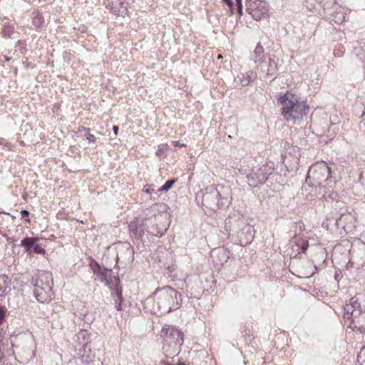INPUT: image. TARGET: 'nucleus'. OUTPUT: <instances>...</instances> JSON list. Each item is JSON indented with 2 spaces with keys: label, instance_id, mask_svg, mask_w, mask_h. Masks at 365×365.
<instances>
[{
  "label": "nucleus",
  "instance_id": "nucleus-31",
  "mask_svg": "<svg viewBox=\"0 0 365 365\" xmlns=\"http://www.w3.org/2000/svg\"><path fill=\"white\" fill-rule=\"evenodd\" d=\"M21 217L22 218H25L26 219V221L29 222H30V219L29 217V212L26 210H22L21 211Z\"/></svg>",
  "mask_w": 365,
  "mask_h": 365
},
{
  "label": "nucleus",
  "instance_id": "nucleus-45",
  "mask_svg": "<svg viewBox=\"0 0 365 365\" xmlns=\"http://www.w3.org/2000/svg\"><path fill=\"white\" fill-rule=\"evenodd\" d=\"M350 263H351V261H349V262H348V264H346V267H348L349 264H350Z\"/></svg>",
  "mask_w": 365,
  "mask_h": 365
},
{
  "label": "nucleus",
  "instance_id": "nucleus-3",
  "mask_svg": "<svg viewBox=\"0 0 365 365\" xmlns=\"http://www.w3.org/2000/svg\"><path fill=\"white\" fill-rule=\"evenodd\" d=\"M163 337V351L167 359H174L181 351V346L184 343L183 331L172 326L163 327L161 330Z\"/></svg>",
  "mask_w": 365,
  "mask_h": 365
},
{
  "label": "nucleus",
  "instance_id": "nucleus-17",
  "mask_svg": "<svg viewBox=\"0 0 365 365\" xmlns=\"http://www.w3.org/2000/svg\"><path fill=\"white\" fill-rule=\"evenodd\" d=\"M344 220H348L349 222H346V224L344 225V231L346 233H351L352 232L355 228V222L356 219L354 216L349 214Z\"/></svg>",
  "mask_w": 365,
  "mask_h": 365
},
{
  "label": "nucleus",
  "instance_id": "nucleus-43",
  "mask_svg": "<svg viewBox=\"0 0 365 365\" xmlns=\"http://www.w3.org/2000/svg\"><path fill=\"white\" fill-rule=\"evenodd\" d=\"M350 263H351V261H349V262H348V264H346V267H348L349 264H350Z\"/></svg>",
  "mask_w": 365,
  "mask_h": 365
},
{
  "label": "nucleus",
  "instance_id": "nucleus-2",
  "mask_svg": "<svg viewBox=\"0 0 365 365\" xmlns=\"http://www.w3.org/2000/svg\"><path fill=\"white\" fill-rule=\"evenodd\" d=\"M146 302H153L155 314H167L178 309L180 306L181 295L173 287L164 286L157 288Z\"/></svg>",
  "mask_w": 365,
  "mask_h": 365
},
{
  "label": "nucleus",
  "instance_id": "nucleus-4",
  "mask_svg": "<svg viewBox=\"0 0 365 365\" xmlns=\"http://www.w3.org/2000/svg\"><path fill=\"white\" fill-rule=\"evenodd\" d=\"M34 286V294L40 303H46L52 300L53 292L52 285L53 276L50 272H38L35 279H32Z\"/></svg>",
  "mask_w": 365,
  "mask_h": 365
},
{
  "label": "nucleus",
  "instance_id": "nucleus-1",
  "mask_svg": "<svg viewBox=\"0 0 365 365\" xmlns=\"http://www.w3.org/2000/svg\"><path fill=\"white\" fill-rule=\"evenodd\" d=\"M278 102L282 105V115L287 122L293 124H299L309 111V106L307 103L292 91H287L280 96Z\"/></svg>",
  "mask_w": 365,
  "mask_h": 365
},
{
  "label": "nucleus",
  "instance_id": "nucleus-5",
  "mask_svg": "<svg viewBox=\"0 0 365 365\" xmlns=\"http://www.w3.org/2000/svg\"><path fill=\"white\" fill-rule=\"evenodd\" d=\"M331 178L328 165L325 163H317L310 167L305 182L309 187H320L322 182H328Z\"/></svg>",
  "mask_w": 365,
  "mask_h": 365
},
{
  "label": "nucleus",
  "instance_id": "nucleus-19",
  "mask_svg": "<svg viewBox=\"0 0 365 365\" xmlns=\"http://www.w3.org/2000/svg\"><path fill=\"white\" fill-rule=\"evenodd\" d=\"M237 79L240 81L242 86H246L253 80L252 73L250 74L247 73L246 75L242 73L237 77Z\"/></svg>",
  "mask_w": 365,
  "mask_h": 365
},
{
  "label": "nucleus",
  "instance_id": "nucleus-38",
  "mask_svg": "<svg viewBox=\"0 0 365 365\" xmlns=\"http://www.w3.org/2000/svg\"><path fill=\"white\" fill-rule=\"evenodd\" d=\"M349 245V241L345 242L344 240V247H348Z\"/></svg>",
  "mask_w": 365,
  "mask_h": 365
},
{
  "label": "nucleus",
  "instance_id": "nucleus-20",
  "mask_svg": "<svg viewBox=\"0 0 365 365\" xmlns=\"http://www.w3.org/2000/svg\"><path fill=\"white\" fill-rule=\"evenodd\" d=\"M37 239L34 237H25L24 238L20 243V246L24 247L26 248L27 251H30L32 249L34 243H36Z\"/></svg>",
  "mask_w": 365,
  "mask_h": 365
},
{
  "label": "nucleus",
  "instance_id": "nucleus-35",
  "mask_svg": "<svg viewBox=\"0 0 365 365\" xmlns=\"http://www.w3.org/2000/svg\"><path fill=\"white\" fill-rule=\"evenodd\" d=\"M340 277H340L339 274V273H337V272H336V273H335V274H334V278H335V279L337 281V282H339V280H340Z\"/></svg>",
  "mask_w": 365,
  "mask_h": 365
},
{
  "label": "nucleus",
  "instance_id": "nucleus-36",
  "mask_svg": "<svg viewBox=\"0 0 365 365\" xmlns=\"http://www.w3.org/2000/svg\"><path fill=\"white\" fill-rule=\"evenodd\" d=\"M113 132H114L115 135H117L118 134V127L116 126V125H114L113 127Z\"/></svg>",
  "mask_w": 365,
  "mask_h": 365
},
{
  "label": "nucleus",
  "instance_id": "nucleus-33",
  "mask_svg": "<svg viewBox=\"0 0 365 365\" xmlns=\"http://www.w3.org/2000/svg\"><path fill=\"white\" fill-rule=\"evenodd\" d=\"M351 13V9H348V8H344V23L346 21V15L347 14H350Z\"/></svg>",
  "mask_w": 365,
  "mask_h": 365
},
{
  "label": "nucleus",
  "instance_id": "nucleus-12",
  "mask_svg": "<svg viewBox=\"0 0 365 365\" xmlns=\"http://www.w3.org/2000/svg\"><path fill=\"white\" fill-rule=\"evenodd\" d=\"M247 182L250 187H256L260 185H263L267 180V175L262 168H254L251 173L247 175Z\"/></svg>",
  "mask_w": 365,
  "mask_h": 365
},
{
  "label": "nucleus",
  "instance_id": "nucleus-21",
  "mask_svg": "<svg viewBox=\"0 0 365 365\" xmlns=\"http://www.w3.org/2000/svg\"><path fill=\"white\" fill-rule=\"evenodd\" d=\"M177 182L176 179H172L167 180L165 184L158 189V192H167L172 188L173 185Z\"/></svg>",
  "mask_w": 365,
  "mask_h": 365
},
{
  "label": "nucleus",
  "instance_id": "nucleus-34",
  "mask_svg": "<svg viewBox=\"0 0 365 365\" xmlns=\"http://www.w3.org/2000/svg\"><path fill=\"white\" fill-rule=\"evenodd\" d=\"M296 226L299 227V230L302 231L304 230V225L302 221H299V222L296 223Z\"/></svg>",
  "mask_w": 365,
  "mask_h": 365
},
{
  "label": "nucleus",
  "instance_id": "nucleus-41",
  "mask_svg": "<svg viewBox=\"0 0 365 365\" xmlns=\"http://www.w3.org/2000/svg\"><path fill=\"white\" fill-rule=\"evenodd\" d=\"M342 215H340V217H339V219L336 220V223H338L339 220H341V217Z\"/></svg>",
  "mask_w": 365,
  "mask_h": 365
},
{
  "label": "nucleus",
  "instance_id": "nucleus-11",
  "mask_svg": "<svg viewBox=\"0 0 365 365\" xmlns=\"http://www.w3.org/2000/svg\"><path fill=\"white\" fill-rule=\"evenodd\" d=\"M93 274L97 278L106 285H108L112 282L113 270L106 267H102L97 261L92 259L89 264Z\"/></svg>",
  "mask_w": 365,
  "mask_h": 365
},
{
  "label": "nucleus",
  "instance_id": "nucleus-6",
  "mask_svg": "<svg viewBox=\"0 0 365 365\" xmlns=\"http://www.w3.org/2000/svg\"><path fill=\"white\" fill-rule=\"evenodd\" d=\"M220 193L219 190L214 186H207L202 195V205L210 210H216L220 205Z\"/></svg>",
  "mask_w": 365,
  "mask_h": 365
},
{
  "label": "nucleus",
  "instance_id": "nucleus-22",
  "mask_svg": "<svg viewBox=\"0 0 365 365\" xmlns=\"http://www.w3.org/2000/svg\"><path fill=\"white\" fill-rule=\"evenodd\" d=\"M115 293L118 297V299L119 302H118L115 301V308L118 311H120L122 309V301H123V297H122V289L121 287H116Z\"/></svg>",
  "mask_w": 365,
  "mask_h": 365
},
{
  "label": "nucleus",
  "instance_id": "nucleus-30",
  "mask_svg": "<svg viewBox=\"0 0 365 365\" xmlns=\"http://www.w3.org/2000/svg\"><path fill=\"white\" fill-rule=\"evenodd\" d=\"M85 138L86 140H88L90 143H95L96 142V138L91 133H86L85 135Z\"/></svg>",
  "mask_w": 365,
  "mask_h": 365
},
{
  "label": "nucleus",
  "instance_id": "nucleus-13",
  "mask_svg": "<svg viewBox=\"0 0 365 365\" xmlns=\"http://www.w3.org/2000/svg\"><path fill=\"white\" fill-rule=\"evenodd\" d=\"M145 225V219L141 222L135 220L130 222L129 225V230L130 237L137 240H140L146 230Z\"/></svg>",
  "mask_w": 365,
  "mask_h": 365
},
{
  "label": "nucleus",
  "instance_id": "nucleus-16",
  "mask_svg": "<svg viewBox=\"0 0 365 365\" xmlns=\"http://www.w3.org/2000/svg\"><path fill=\"white\" fill-rule=\"evenodd\" d=\"M32 19V24L36 30H41L46 27L44 18L39 12H33Z\"/></svg>",
  "mask_w": 365,
  "mask_h": 365
},
{
  "label": "nucleus",
  "instance_id": "nucleus-27",
  "mask_svg": "<svg viewBox=\"0 0 365 365\" xmlns=\"http://www.w3.org/2000/svg\"><path fill=\"white\" fill-rule=\"evenodd\" d=\"M34 252L36 254H44L45 250L40 246L38 244L34 243V245L32 247Z\"/></svg>",
  "mask_w": 365,
  "mask_h": 365
},
{
  "label": "nucleus",
  "instance_id": "nucleus-28",
  "mask_svg": "<svg viewBox=\"0 0 365 365\" xmlns=\"http://www.w3.org/2000/svg\"><path fill=\"white\" fill-rule=\"evenodd\" d=\"M154 185H146L144 186L143 191L145 193L150 194L154 191Z\"/></svg>",
  "mask_w": 365,
  "mask_h": 365
},
{
  "label": "nucleus",
  "instance_id": "nucleus-8",
  "mask_svg": "<svg viewBox=\"0 0 365 365\" xmlns=\"http://www.w3.org/2000/svg\"><path fill=\"white\" fill-rule=\"evenodd\" d=\"M246 11L256 21L266 18L268 14V9L265 4L259 0H246Z\"/></svg>",
  "mask_w": 365,
  "mask_h": 365
},
{
  "label": "nucleus",
  "instance_id": "nucleus-26",
  "mask_svg": "<svg viewBox=\"0 0 365 365\" xmlns=\"http://www.w3.org/2000/svg\"><path fill=\"white\" fill-rule=\"evenodd\" d=\"M7 309L5 307L0 304V327L2 325L6 317Z\"/></svg>",
  "mask_w": 365,
  "mask_h": 365
},
{
  "label": "nucleus",
  "instance_id": "nucleus-40",
  "mask_svg": "<svg viewBox=\"0 0 365 365\" xmlns=\"http://www.w3.org/2000/svg\"><path fill=\"white\" fill-rule=\"evenodd\" d=\"M361 118H363V119H364V120L365 119V118H364V117H365V111H364V112L362 113V114H361Z\"/></svg>",
  "mask_w": 365,
  "mask_h": 365
},
{
  "label": "nucleus",
  "instance_id": "nucleus-15",
  "mask_svg": "<svg viewBox=\"0 0 365 365\" xmlns=\"http://www.w3.org/2000/svg\"><path fill=\"white\" fill-rule=\"evenodd\" d=\"M111 10L115 14L124 16L128 11V3L123 0H113Z\"/></svg>",
  "mask_w": 365,
  "mask_h": 365
},
{
  "label": "nucleus",
  "instance_id": "nucleus-37",
  "mask_svg": "<svg viewBox=\"0 0 365 365\" xmlns=\"http://www.w3.org/2000/svg\"><path fill=\"white\" fill-rule=\"evenodd\" d=\"M216 252H217L218 253H220V252H222L224 253L225 250H212V252H214V253H215Z\"/></svg>",
  "mask_w": 365,
  "mask_h": 365
},
{
  "label": "nucleus",
  "instance_id": "nucleus-25",
  "mask_svg": "<svg viewBox=\"0 0 365 365\" xmlns=\"http://www.w3.org/2000/svg\"><path fill=\"white\" fill-rule=\"evenodd\" d=\"M77 339L78 340L83 341H88L90 334L88 333L86 330H80L76 334Z\"/></svg>",
  "mask_w": 365,
  "mask_h": 365
},
{
  "label": "nucleus",
  "instance_id": "nucleus-39",
  "mask_svg": "<svg viewBox=\"0 0 365 365\" xmlns=\"http://www.w3.org/2000/svg\"><path fill=\"white\" fill-rule=\"evenodd\" d=\"M174 145L175 146H180V145H183V144L180 145L178 141H175V142H174Z\"/></svg>",
  "mask_w": 365,
  "mask_h": 365
},
{
  "label": "nucleus",
  "instance_id": "nucleus-24",
  "mask_svg": "<svg viewBox=\"0 0 365 365\" xmlns=\"http://www.w3.org/2000/svg\"><path fill=\"white\" fill-rule=\"evenodd\" d=\"M359 365H365V346L362 347L357 355Z\"/></svg>",
  "mask_w": 365,
  "mask_h": 365
},
{
  "label": "nucleus",
  "instance_id": "nucleus-32",
  "mask_svg": "<svg viewBox=\"0 0 365 365\" xmlns=\"http://www.w3.org/2000/svg\"><path fill=\"white\" fill-rule=\"evenodd\" d=\"M223 2L227 5L230 10L232 12L233 7H234V3L232 0H222Z\"/></svg>",
  "mask_w": 365,
  "mask_h": 365
},
{
  "label": "nucleus",
  "instance_id": "nucleus-23",
  "mask_svg": "<svg viewBox=\"0 0 365 365\" xmlns=\"http://www.w3.org/2000/svg\"><path fill=\"white\" fill-rule=\"evenodd\" d=\"M6 215L10 216L9 213H6L4 212H0V229L4 228V227H7L6 224H7V222H9V217H5ZM11 217L12 219L15 218V217H14L12 215H11Z\"/></svg>",
  "mask_w": 365,
  "mask_h": 365
},
{
  "label": "nucleus",
  "instance_id": "nucleus-9",
  "mask_svg": "<svg viewBox=\"0 0 365 365\" xmlns=\"http://www.w3.org/2000/svg\"><path fill=\"white\" fill-rule=\"evenodd\" d=\"M117 263L121 262L125 265L131 264L134 259V249L130 243L118 242L116 246Z\"/></svg>",
  "mask_w": 365,
  "mask_h": 365
},
{
  "label": "nucleus",
  "instance_id": "nucleus-46",
  "mask_svg": "<svg viewBox=\"0 0 365 365\" xmlns=\"http://www.w3.org/2000/svg\"><path fill=\"white\" fill-rule=\"evenodd\" d=\"M84 129L88 130V131L90 130V128H84Z\"/></svg>",
  "mask_w": 365,
  "mask_h": 365
},
{
  "label": "nucleus",
  "instance_id": "nucleus-10",
  "mask_svg": "<svg viewBox=\"0 0 365 365\" xmlns=\"http://www.w3.org/2000/svg\"><path fill=\"white\" fill-rule=\"evenodd\" d=\"M160 217H155L153 220H148L145 219V226L146 231L150 235L160 237L165 235L168 230V225L163 223V220Z\"/></svg>",
  "mask_w": 365,
  "mask_h": 365
},
{
  "label": "nucleus",
  "instance_id": "nucleus-42",
  "mask_svg": "<svg viewBox=\"0 0 365 365\" xmlns=\"http://www.w3.org/2000/svg\"><path fill=\"white\" fill-rule=\"evenodd\" d=\"M306 249H307V247H306V246H303V247H302V250H305Z\"/></svg>",
  "mask_w": 365,
  "mask_h": 365
},
{
  "label": "nucleus",
  "instance_id": "nucleus-44",
  "mask_svg": "<svg viewBox=\"0 0 365 365\" xmlns=\"http://www.w3.org/2000/svg\"><path fill=\"white\" fill-rule=\"evenodd\" d=\"M350 263H351V261H349V262H348V264H346V267H348L349 264H350Z\"/></svg>",
  "mask_w": 365,
  "mask_h": 365
},
{
  "label": "nucleus",
  "instance_id": "nucleus-14",
  "mask_svg": "<svg viewBox=\"0 0 365 365\" xmlns=\"http://www.w3.org/2000/svg\"><path fill=\"white\" fill-rule=\"evenodd\" d=\"M252 58L255 63H259L260 68L266 66L267 61L263 46L260 43H258L252 54Z\"/></svg>",
  "mask_w": 365,
  "mask_h": 365
},
{
  "label": "nucleus",
  "instance_id": "nucleus-29",
  "mask_svg": "<svg viewBox=\"0 0 365 365\" xmlns=\"http://www.w3.org/2000/svg\"><path fill=\"white\" fill-rule=\"evenodd\" d=\"M235 1H236V4H237V12L240 15H242V14H243L242 1V0H235Z\"/></svg>",
  "mask_w": 365,
  "mask_h": 365
},
{
  "label": "nucleus",
  "instance_id": "nucleus-7",
  "mask_svg": "<svg viewBox=\"0 0 365 365\" xmlns=\"http://www.w3.org/2000/svg\"><path fill=\"white\" fill-rule=\"evenodd\" d=\"M361 312V309L358 298L356 296L351 297L349 303H346L344 306V326L346 325L348 327L352 328L351 324L354 320L351 318L356 317Z\"/></svg>",
  "mask_w": 365,
  "mask_h": 365
},
{
  "label": "nucleus",
  "instance_id": "nucleus-18",
  "mask_svg": "<svg viewBox=\"0 0 365 365\" xmlns=\"http://www.w3.org/2000/svg\"><path fill=\"white\" fill-rule=\"evenodd\" d=\"M268 63V65L266 64L267 67V74L270 76H273L277 73V63L274 59H272L271 58H268V61H267V63Z\"/></svg>",
  "mask_w": 365,
  "mask_h": 365
}]
</instances>
